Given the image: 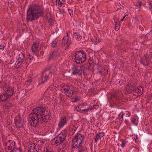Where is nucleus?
I'll use <instances>...</instances> for the list:
<instances>
[{"mask_svg": "<svg viewBox=\"0 0 152 152\" xmlns=\"http://www.w3.org/2000/svg\"><path fill=\"white\" fill-rule=\"evenodd\" d=\"M107 95H106V96L104 95H102L99 98V101L102 104H105L107 103L108 102H109L108 99L107 97Z\"/></svg>", "mask_w": 152, "mask_h": 152, "instance_id": "obj_25", "label": "nucleus"}, {"mask_svg": "<svg viewBox=\"0 0 152 152\" xmlns=\"http://www.w3.org/2000/svg\"><path fill=\"white\" fill-rule=\"evenodd\" d=\"M93 107L96 109H97L98 107H99V105H96V104H94V105H93Z\"/></svg>", "mask_w": 152, "mask_h": 152, "instance_id": "obj_64", "label": "nucleus"}, {"mask_svg": "<svg viewBox=\"0 0 152 152\" xmlns=\"http://www.w3.org/2000/svg\"><path fill=\"white\" fill-rule=\"evenodd\" d=\"M33 58V56L31 54H30L29 55V57H28L26 58V63L27 65V66L30 63H31V62L33 61L34 60V59Z\"/></svg>", "mask_w": 152, "mask_h": 152, "instance_id": "obj_24", "label": "nucleus"}, {"mask_svg": "<svg viewBox=\"0 0 152 152\" xmlns=\"http://www.w3.org/2000/svg\"><path fill=\"white\" fill-rule=\"evenodd\" d=\"M53 140H55V145H60L61 144H62L63 142L57 136L54 138Z\"/></svg>", "mask_w": 152, "mask_h": 152, "instance_id": "obj_30", "label": "nucleus"}, {"mask_svg": "<svg viewBox=\"0 0 152 152\" xmlns=\"http://www.w3.org/2000/svg\"><path fill=\"white\" fill-rule=\"evenodd\" d=\"M122 112H121L118 115V118L121 121L123 120L124 115L122 114Z\"/></svg>", "mask_w": 152, "mask_h": 152, "instance_id": "obj_46", "label": "nucleus"}, {"mask_svg": "<svg viewBox=\"0 0 152 152\" xmlns=\"http://www.w3.org/2000/svg\"><path fill=\"white\" fill-rule=\"evenodd\" d=\"M101 138L99 137V135L97 134L95 136V142H97L99 140H100Z\"/></svg>", "mask_w": 152, "mask_h": 152, "instance_id": "obj_45", "label": "nucleus"}, {"mask_svg": "<svg viewBox=\"0 0 152 152\" xmlns=\"http://www.w3.org/2000/svg\"><path fill=\"white\" fill-rule=\"evenodd\" d=\"M68 10L69 14L71 16V15H73V11L72 10L69 9H68Z\"/></svg>", "mask_w": 152, "mask_h": 152, "instance_id": "obj_50", "label": "nucleus"}, {"mask_svg": "<svg viewBox=\"0 0 152 152\" xmlns=\"http://www.w3.org/2000/svg\"><path fill=\"white\" fill-rule=\"evenodd\" d=\"M14 105V103H13L10 102H7L5 104L3 105V108L5 109L9 110Z\"/></svg>", "mask_w": 152, "mask_h": 152, "instance_id": "obj_27", "label": "nucleus"}, {"mask_svg": "<svg viewBox=\"0 0 152 152\" xmlns=\"http://www.w3.org/2000/svg\"><path fill=\"white\" fill-rule=\"evenodd\" d=\"M0 85L3 87V90H6L9 87L10 83L7 80L4 81L3 82H1Z\"/></svg>", "mask_w": 152, "mask_h": 152, "instance_id": "obj_23", "label": "nucleus"}, {"mask_svg": "<svg viewBox=\"0 0 152 152\" xmlns=\"http://www.w3.org/2000/svg\"><path fill=\"white\" fill-rule=\"evenodd\" d=\"M140 133L142 134V136L141 138L142 146L144 149H146L147 148H148L149 146V143L148 142L145 140L148 138V135L142 132H141Z\"/></svg>", "mask_w": 152, "mask_h": 152, "instance_id": "obj_6", "label": "nucleus"}, {"mask_svg": "<svg viewBox=\"0 0 152 152\" xmlns=\"http://www.w3.org/2000/svg\"><path fill=\"white\" fill-rule=\"evenodd\" d=\"M62 144V148L64 149H66V148L68 146L69 144V142L65 140L63 141Z\"/></svg>", "mask_w": 152, "mask_h": 152, "instance_id": "obj_33", "label": "nucleus"}, {"mask_svg": "<svg viewBox=\"0 0 152 152\" xmlns=\"http://www.w3.org/2000/svg\"><path fill=\"white\" fill-rule=\"evenodd\" d=\"M36 149L35 148L32 149H30L28 150V152H35V151H36Z\"/></svg>", "mask_w": 152, "mask_h": 152, "instance_id": "obj_53", "label": "nucleus"}, {"mask_svg": "<svg viewBox=\"0 0 152 152\" xmlns=\"http://www.w3.org/2000/svg\"><path fill=\"white\" fill-rule=\"evenodd\" d=\"M39 44L33 42L31 46V50L33 53H37L38 51Z\"/></svg>", "mask_w": 152, "mask_h": 152, "instance_id": "obj_26", "label": "nucleus"}, {"mask_svg": "<svg viewBox=\"0 0 152 152\" xmlns=\"http://www.w3.org/2000/svg\"><path fill=\"white\" fill-rule=\"evenodd\" d=\"M5 93L7 94L9 96H12L14 92V88L12 87H9L8 88L5 90Z\"/></svg>", "mask_w": 152, "mask_h": 152, "instance_id": "obj_21", "label": "nucleus"}, {"mask_svg": "<svg viewBox=\"0 0 152 152\" xmlns=\"http://www.w3.org/2000/svg\"><path fill=\"white\" fill-rule=\"evenodd\" d=\"M116 43H117L118 42H119V43L120 44V38L119 37H118L117 38V39L115 40V41Z\"/></svg>", "mask_w": 152, "mask_h": 152, "instance_id": "obj_56", "label": "nucleus"}, {"mask_svg": "<svg viewBox=\"0 0 152 152\" xmlns=\"http://www.w3.org/2000/svg\"><path fill=\"white\" fill-rule=\"evenodd\" d=\"M89 110V108H88V109H80V111H84V112L85 113L86 112L88 111Z\"/></svg>", "mask_w": 152, "mask_h": 152, "instance_id": "obj_57", "label": "nucleus"}, {"mask_svg": "<svg viewBox=\"0 0 152 152\" xmlns=\"http://www.w3.org/2000/svg\"><path fill=\"white\" fill-rule=\"evenodd\" d=\"M119 20L118 19H116L115 20V29L116 31L118 30L120 28V25L119 24Z\"/></svg>", "mask_w": 152, "mask_h": 152, "instance_id": "obj_31", "label": "nucleus"}, {"mask_svg": "<svg viewBox=\"0 0 152 152\" xmlns=\"http://www.w3.org/2000/svg\"><path fill=\"white\" fill-rule=\"evenodd\" d=\"M75 56V61L77 64L82 63L86 59V53L83 50H79L76 52Z\"/></svg>", "mask_w": 152, "mask_h": 152, "instance_id": "obj_3", "label": "nucleus"}, {"mask_svg": "<svg viewBox=\"0 0 152 152\" xmlns=\"http://www.w3.org/2000/svg\"><path fill=\"white\" fill-rule=\"evenodd\" d=\"M60 136H61L63 138L65 139L67 136V132L65 130H63L60 133L58 134Z\"/></svg>", "mask_w": 152, "mask_h": 152, "instance_id": "obj_37", "label": "nucleus"}, {"mask_svg": "<svg viewBox=\"0 0 152 152\" xmlns=\"http://www.w3.org/2000/svg\"><path fill=\"white\" fill-rule=\"evenodd\" d=\"M89 64L91 65V64H95V63L94 61V60L92 58H89V59H88V61Z\"/></svg>", "mask_w": 152, "mask_h": 152, "instance_id": "obj_43", "label": "nucleus"}, {"mask_svg": "<svg viewBox=\"0 0 152 152\" xmlns=\"http://www.w3.org/2000/svg\"><path fill=\"white\" fill-rule=\"evenodd\" d=\"M121 94V93L119 90H117L115 92L111 93L110 97L108 95H107V97L109 102L111 103V102L113 101L114 99L116 101L118 100L119 99L120 96Z\"/></svg>", "mask_w": 152, "mask_h": 152, "instance_id": "obj_4", "label": "nucleus"}, {"mask_svg": "<svg viewBox=\"0 0 152 152\" xmlns=\"http://www.w3.org/2000/svg\"><path fill=\"white\" fill-rule=\"evenodd\" d=\"M74 36L76 39H78V40H80L82 38L81 36L78 32H75Z\"/></svg>", "mask_w": 152, "mask_h": 152, "instance_id": "obj_38", "label": "nucleus"}, {"mask_svg": "<svg viewBox=\"0 0 152 152\" xmlns=\"http://www.w3.org/2000/svg\"><path fill=\"white\" fill-rule=\"evenodd\" d=\"M9 96L5 92L0 95V100L1 102H5L9 98Z\"/></svg>", "mask_w": 152, "mask_h": 152, "instance_id": "obj_28", "label": "nucleus"}, {"mask_svg": "<svg viewBox=\"0 0 152 152\" xmlns=\"http://www.w3.org/2000/svg\"><path fill=\"white\" fill-rule=\"evenodd\" d=\"M60 50L59 49L54 50L53 52L50 53L49 60L53 59L55 57H58L59 56L60 54Z\"/></svg>", "mask_w": 152, "mask_h": 152, "instance_id": "obj_11", "label": "nucleus"}, {"mask_svg": "<svg viewBox=\"0 0 152 152\" xmlns=\"http://www.w3.org/2000/svg\"><path fill=\"white\" fill-rule=\"evenodd\" d=\"M77 139H75L73 137L72 138V148H74L77 147V146H80L82 145V142H81L80 141L77 140Z\"/></svg>", "mask_w": 152, "mask_h": 152, "instance_id": "obj_19", "label": "nucleus"}, {"mask_svg": "<svg viewBox=\"0 0 152 152\" xmlns=\"http://www.w3.org/2000/svg\"><path fill=\"white\" fill-rule=\"evenodd\" d=\"M51 66H47L45 69L43 71H45L46 72H50V70L51 69Z\"/></svg>", "mask_w": 152, "mask_h": 152, "instance_id": "obj_47", "label": "nucleus"}, {"mask_svg": "<svg viewBox=\"0 0 152 152\" xmlns=\"http://www.w3.org/2000/svg\"><path fill=\"white\" fill-rule=\"evenodd\" d=\"M45 16L47 19L48 20V23H49V26H52L54 24L53 16L49 12H47Z\"/></svg>", "mask_w": 152, "mask_h": 152, "instance_id": "obj_14", "label": "nucleus"}, {"mask_svg": "<svg viewBox=\"0 0 152 152\" xmlns=\"http://www.w3.org/2000/svg\"><path fill=\"white\" fill-rule=\"evenodd\" d=\"M43 15V10L41 6L36 4H32L29 6L28 9L26 20L28 22L30 20L33 22Z\"/></svg>", "mask_w": 152, "mask_h": 152, "instance_id": "obj_2", "label": "nucleus"}, {"mask_svg": "<svg viewBox=\"0 0 152 152\" xmlns=\"http://www.w3.org/2000/svg\"><path fill=\"white\" fill-rule=\"evenodd\" d=\"M20 53L19 51L17 50L15 51L14 50L12 53V56H13L14 57H16L17 55H18Z\"/></svg>", "mask_w": 152, "mask_h": 152, "instance_id": "obj_42", "label": "nucleus"}, {"mask_svg": "<svg viewBox=\"0 0 152 152\" xmlns=\"http://www.w3.org/2000/svg\"><path fill=\"white\" fill-rule=\"evenodd\" d=\"M25 60H26V58L25 55L23 53L20 52L16 59V63L15 64V66H16L17 68L21 67Z\"/></svg>", "mask_w": 152, "mask_h": 152, "instance_id": "obj_5", "label": "nucleus"}, {"mask_svg": "<svg viewBox=\"0 0 152 152\" xmlns=\"http://www.w3.org/2000/svg\"><path fill=\"white\" fill-rule=\"evenodd\" d=\"M57 137L59 138V139L61 140L62 142L65 140L64 138H63L61 136H60L59 135H58Z\"/></svg>", "mask_w": 152, "mask_h": 152, "instance_id": "obj_52", "label": "nucleus"}, {"mask_svg": "<svg viewBox=\"0 0 152 152\" xmlns=\"http://www.w3.org/2000/svg\"><path fill=\"white\" fill-rule=\"evenodd\" d=\"M143 88L142 87L140 86L134 89L133 92V94L135 96H140L142 95L143 93Z\"/></svg>", "mask_w": 152, "mask_h": 152, "instance_id": "obj_13", "label": "nucleus"}, {"mask_svg": "<svg viewBox=\"0 0 152 152\" xmlns=\"http://www.w3.org/2000/svg\"><path fill=\"white\" fill-rule=\"evenodd\" d=\"M10 152H22V149L20 147L12 149Z\"/></svg>", "mask_w": 152, "mask_h": 152, "instance_id": "obj_39", "label": "nucleus"}, {"mask_svg": "<svg viewBox=\"0 0 152 152\" xmlns=\"http://www.w3.org/2000/svg\"><path fill=\"white\" fill-rule=\"evenodd\" d=\"M59 12H60V14H63L65 12L64 9H59Z\"/></svg>", "mask_w": 152, "mask_h": 152, "instance_id": "obj_49", "label": "nucleus"}, {"mask_svg": "<svg viewBox=\"0 0 152 152\" xmlns=\"http://www.w3.org/2000/svg\"><path fill=\"white\" fill-rule=\"evenodd\" d=\"M99 72L101 75L103 74L105 76L107 74L108 70L107 69L102 68L99 71Z\"/></svg>", "mask_w": 152, "mask_h": 152, "instance_id": "obj_32", "label": "nucleus"}, {"mask_svg": "<svg viewBox=\"0 0 152 152\" xmlns=\"http://www.w3.org/2000/svg\"><path fill=\"white\" fill-rule=\"evenodd\" d=\"M149 8L151 11L152 12V1H149L148 3Z\"/></svg>", "mask_w": 152, "mask_h": 152, "instance_id": "obj_48", "label": "nucleus"}, {"mask_svg": "<svg viewBox=\"0 0 152 152\" xmlns=\"http://www.w3.org/2000/svg\"><path fill=\"white\" fill-rule=\"evenodd\" d=\"M99 134V137L101 138L104 135V132H101L100 133H99L97 134Z\"/></svg>", "mask_w": 152, "mask_h": 152, "instance_id": "obj_51", "label": "nucleus"}, {"mask_svg": "<svg viewBox=\"0 0 152 152\" xmlns=\"http://www.w3.org/2000/svg\"><path fill=\"white\" fill-rule=\"evenodd\" d=\"M122 112V114L124 116V118H127L129 117L130 115V113L129 112L126 111L124 110Z\"/></svg>", "mask_w": 152, "mask_h": 152, "instance_id": "obj_34", "label": "nucleus"}, {"mask_svg": "<svg viewBox=\"0 0 152 152\" xmlns=\"http://www.w3.org/2000/svg\"><path fill=\"white\" fill-rule=\"evenodd\" d=\"M21 91L22 92H26V93H27L28 92V90L23 89Z\"/></svg>", "mask_w": 152, "mask_h": 152, "instance_id": "obj_63", "label": "nucleus"}, {"mask_svg": "<svg viewBox=\"0 0 152 152\" xmlns=\"http://www.w3.org/2000/svg\"><path fill=\"white\" fill-rule=\"evenodd\" d=\"M140 62L145 66H148L150 64V58L145 56L141 58Z\"/></svg>", "mask_w": 152, "mask_h": 152, "instance_id": "obj_12", "label": "nucleus"}, {"mask_svg": "<svg viewBox=\"0 0 152 152\" xmlns=\"http://www.w3.org/2000/svg\"><path fill=\"white\" fill-rule=\"evenodd\" d=\"M67 118V117L65 116L61 118L58 125L59 129L62 128L66 123Z\"/></svg>", "mask_w": 152, "mask_h": 152, "instance_id": "obj_16", "label": "nucleus"}, {"mask_svg": "<svg viewBox=\"0 0 152 152\" xmlns=\"http://www.w3.org/2000/svg\"><path fill=\"white\" fill-rule=\"evenodd\" d=\"M136 86L135 84L130 83L127 86L126 90L128 94L133 92L134 87Z\"/></svg>", "mask_w": 152, "mask_h": 152, "instance_id": "obj_15", "label": "nucleus"}, {"mask_svg": "<svg viewBox=\"0 0 152 152\" xmlns=\"http://www.w3.org/2000/svg\"><path fill=\"white\" fill-rule=\"evenodd\" d=\"M74 91L72 90H71H71H70L69 91V92H70V95L69 97L72 96V95H73V93Z\"/></svg>", "mask_w": 152, "mask_h": 152, "instance_id": "obj_58", "label": "nucleus"}, {"mask_svg": "<svg viewBox=\"0 0 152 152\" xmlns=\"http://www.w3.org/2000/svg\"><path fill=\"white\" fill-rule=\"evenodd\" d=\"M73 137L75 139H77V140H78L82 143L84 139V136L80 133H77L75 134Z\"/></svg>", "mask_w": 152, "mask_h": 152, "instance_id": "obj_18", "label": "nucleus"}, {"mask_svg": "<svg viewBox=\"0 0 152 152\" xmlns=\"http://www.w3.org/2000/svg\"><path fill=\"white\" fill-rule=\"evenodd\" d=\"M94 42L96 43H98L101 41V39L97 35L94 36V38L93 39Z\"/></svg>", "mask_w": 152, "mask_h": 152, "instance_id": "obj_35", "label": "nucleus"}, {"mask_svg": "<svg viewBox=\"0 0 152 152\" xmlns=\"http://www.w3.org/2000/svg\"><path fill=\"white\" fill-rule=\"evenodd\" d=\"M126 144L125 142L124 141H122V143L121 144V146L122 148H123L125 146Z\"/></svg>", "mask_w": 152, "mask_h": 152, "instance_id": "obj_59", "label": "nucleus"}, {"mask_svg": "<svg viewBox=\"0 0 152 152\" xmlns=\"http://www.w3.org/2000/svg\"><path fill=\"white\" fill-rule=\"evenodd\" d=\"M58 43V40H56V39L55 40L53 41L51 43V46L53 48H56L57 46Z\"/></svg>", "mask_w": 152, "mask_h": 152, "instance_id": "obj_40", "label": "nucleus"}, {"mask_svg": "<svg viewBox=\"0 0 152 152\" xmlns=\"http://www.w3.org/2000/svg\"><path fill=\"white\" fill-rule=\"evenodd\" d=\"M52 72H46L43 71L42 72V75L41 78V83L43 84L48 80L49 79V76L50 74H52Z\"/></svg>", "mask_w": 152, "mask_h": 152, "instance_id": "obj_7", "label": "nucleus"}, {"mask_svg": "<svg viewBox=\"0 0 152 152\" xmlns=\"http://www.w3.org/2000/svg\"><path fill=\"white\" fill-rule=\"evenodd\" d=\"M30 114V124L34 127L39 126L40 123L47 124L50 117V111H48L43 104H37Z\"/></svg>", "mask_w": 152, "mask_h": 152, "instance_id": "obj_1", "label": "nucleus"}, {"mask_svg": "<svg viewBox=\"0 0 152 152\" xmlns=\"http://www.w3.org/2000/svg\"><path fill=\"white\" fill-rule=\"evenodd\" d=\"M21 118L19 116L16 117L15 119V124L17 128H24V126L22 123Z\"/></svg>", "mask_w": 152, "mask_h": 152, "instance_id": "obj_9", "label": "nucleus"}, {"mask_svg": "<svg viewBox=\"0 0 152 152\" xmlns=\"http://www.w3.org/2000/svg\"><path fill=\"white\" fill-rule=\"evenodd\" d=\"M112 80L113 82V83L115 85H118L120 86L124 84V81L121 79L117 80L114 78Z\"/></svg>", "mask_w": 152, "mask_h": 152, "instance_id": "obj_20", "label": "nucleus"}, {"mask_svg": "<svg viewBox=\"0 0 152 152\" xmlns=\"http://www.w3.org/2000/svg\"><path fill=\"white\" fill-rule=\"evenodd\" d=\"M65 39V41H64L63 43H64V45L65 44L66 45V48H68L72 43L71 39L70 38H66V39Z\"/></svg>", "mask_w": 152, "mask_h": 152, "instance_id": "obj_29", "label": "nucleus"}, {"mask_svg": "<svg viewBox=\"0 0 152 152\" xmlns=\"http://www.w3.org/2000/svg\"><path fill=\"white\" fill-rule=\"evenodd\" d=\"M75 148H77V152H86L87 151V147L86 146H83L81 145Z\"/></svg>", "mask_w": 152, "mask_h": 152, "instance_id": "obj_22", "label": "nucleus"}, {"mask_svg": "<svg viewBox=\"0 0 152 152\" xmlns=\"http://www.w3.org/2000/svg\"><path fill=\"white\" fill-rule=\"evenodd\" d=\"M72 74L74 75L77 74L81 75L82 73L81 66H79L73 65L72 69Z\"/></svg>", "mask_w": 152, "mask_h": 152, "instance_id": "obj_10", "label": "nucleus"}, {"mask_svg": "<svg viewBox=\"0 0 152 152\" xmlns=\"http://www.w3.org/2000/svg\"><path fill=\"white\" fill-rule=\"evenodd\" d=\"M69 35L68 34V33H66V36H65L63 38V40L64 41H65V39H66V38H69Z\"/></svg>", "mask_w": 152, "mask_h": 152, "instance_id": "obj_54", "label": "nucleus"}, {"mask_svg": "<svg viewBox=\"0 0 152 152\" xmlns=\"http://www.w3.org/2000/svg\"><path fill=\"white\" fill-rule=\"evenodd\" d=\"M36 145L34 143H32L31 144H30L28 145V150L30 149V148L32 149L35 148Z\"/></svg>", "mask_w": 152, "mask_h": 152, "instance_id": "obj_44", "label": "nucleus"}, {"mask_svg": "<svg viewBox=\"0 0 152 152\" xmlns=\"http://www.w3.org/2000/svg\"><path fill=\"white\" fill-rule=\"evenodd\" d=\"M79 100V99L77 97H75V99H74V101H72V102H77Z\"/></svg>", "mask_w": 152, "mask_h": 152, "instance_id": "obj_62", "label": "nucleus"}, {"mask_svg": "<svg viewBox=\"0 0 152 152\" xmlns=\"http://www.w3.org/2000/svg\"><path fill=\"white\" fill-rule=\"evenodd\" d=\"M75 110L78 112H80V110L79 107V106L76 107L75 108Z\"/></svg>", "mask_w": 152, "mask_h": 152, "instance_id": "obj_55", "label": "nucleus"}, {"mask_svg": "<svg viewBox=\"0 0 152 152\" xmlns=\"http://www.w3.org/2000/svg\"><path fill=\"white\" fill-rule=\"evenodd\" d=\"M131 121L132 124L136 126H137L138 123L136 121V119L134 117V116L131 118Z\"/></svg>", "mask_w": 152, "mask_h": 152, "instance_id": "obj_41", "label": "nucleus"}, {"mask_svg": "<svg viewBox=\"0 0 152 152\" xmlns=\"http://www.w3.org/2000/svg\"><path fill=\"white\" fill-rule=\"evenodd\" d=\"M8 145L7 148L9 150H12L16 147V143L15 141L13 140H8Z\"/></svg>", "mask_w": 152, "mask_h": 152, "instance_id": "obj_17", "label": "nucleus"}, {"mask_svg": "<svg viewBox=\"0 0 152 152\" xmlns=\"http://www.w3.org/2000/svg\"><path fill=\"white\" fill-rule=\"evenodd\" d=\"M142 2L141 1L138 0L134 2V4L137 7V8L139 9L141 7Z\"/></svg>", "mask_w": 152, "mask_h": 152, "instance_id": "obj_36", "label": "nucleus"}, {"mask_svg": "<svg viewBox=\"0 0 152 152\" xmlns=\"http://www.w3.org/2000/svg\"><path fill=\"white\" fill-rule=\"evenodd\" d=\"M5 48V46L4 45H0V49L3 50Z\"/></svg>", "mask_w": 152, "mask_h": 152, "instance_id": "obj_60", "label": "nucleus"}, {"mask_svg": "<svg viewBox=\"0 0 152 152\" xmlns=\"http://www.w3.org/2000/svg\"><path fill=\"white\" fill-rule=\"evenodd\" d=\"M46 152H54L51 149H48L47 148L46 149Z\"/></svg>", "mask_w": 152, "mask_h": 152, "instance_id": "obj_61", "label": "nucleus"}, {"mask_svg": "<svg viewBox=\"0 0 152 152\" xmlns=\"http://www.w3.org/2000/svg\"><path fill=\"white\" fill-rule=\"evenodd\" d=\"M71 86L68 84H66L65 83H63L61 86V90L62 92H64L66 93V95L68 96L69 97L70 95V93L69 91Z\"/></svg>", "mask_w": 152, "mask_h": 152, "instance_id": "obj_8", "label": "nucleus"}]
</instances>
